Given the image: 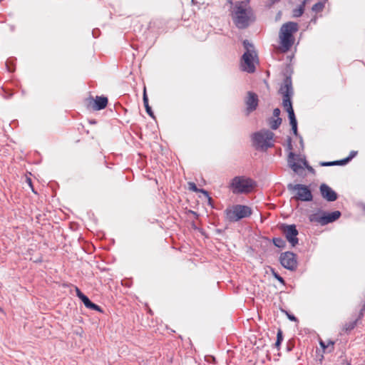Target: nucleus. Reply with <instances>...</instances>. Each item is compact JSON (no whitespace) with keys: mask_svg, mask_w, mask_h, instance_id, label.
I'll list each match as a JSON object with an SVG mask.
<instances>
[{"mask_svg":"<svg viewBox=\"0 0 365 365\" xmlns=\"http://www.w3.org/2000/svg\"><path fill=\"white\" fill-rule=\"evenodd\" d=\"M231 16L234 24L240 29L247 28L256 19L253 9L245 1H237L234 4Z\"/></svg>","mask_w":365,"mask_h":365,"instance_id":"1","label":"nucleus"},{"mask_svg":"<svg viewBox=\"0 0 365 365\" xmlns=\"http://www.w3.org/2000/svg\"><path fill=\"white\" fill-rule=\"evenodd\" d=\"M284 78L281 83L278 93L282 96V106L288 113L290 124L297 123L292 107V98L294 95L291 73L288 71L284 73Z\"/></svg>","mask_w":365,"mask_h":365,"instance_id":"2","label":"nucleus"},{"mask_svg":"<svg viewBox=\"0 0 365 365\" xmlns=\"http://www.w3.org/2000/svg\"><path fill=\"white\" fill-rule=\"evenodd\" d=\"M284 78L281 83L278 93L282 96V106L288 113L290 124L297 123L292 107V98L294 95L291 73L288 71L284 73Z\"/></svg>","mask_w":365,"mask_h":365,"instance_id":"3","label":"nucleus"},{"mask_svg":"<svg viewBox=\"0 0 365 365\" xmlns=\"http://www.w3.org/2000/svg\"><path fill=\"white\" fill-rule=\"evenodd\" d=\"M298 31L297 23L289 21L283 24L279 31L280 44L284 51H288L293 45V34Z\"/></svg>","mask_w":365,"mask_h":365,"instance_id":"4","label":"nucleus"},{"mask_svg":"<svg viewBox=\"0 0 365 365\" xmlns=\"http://www.w3.org/2000/svg\"><path fill=\"white\" fill-rule=\"evenodd\" d=\"M255 182L245 176H236L229 185L234 194L250 193L255 186Z\"/></svg>","mask_w":365,"mask_h":365,"instance_id":"5","label":"nucleus"},{"mask_svg":"<svg viewBox=\"0 0 365 365\" xmlns=\"http://www.w3.org/2000/svg\"><path fill=\"white\" fill-rule=\"evenodd\" d=\"M225 214L228 221L235 222L241 219L249 217L252 214V210L249 206L235 205L227 207L225 210Z\"/></svg>","mask_w":365,"mask_h":365,"instance_id":"6","label":"nucleus"},{"mask_svg":"<svg viewBox=\"0 0 365 365\" xmlns=\"http://www.w3.org/2000/svg\"><path fill=\"white\" fill-rule=\"evenodd\" d=\"M274 135V133L269 130H262L253 135V143L257 148L266 150L267 148L274 146L272 142Z\"/></svg>","mask_w":365,"mask_h":365,"instance_id":"7","label":"nucleus"},{"mask_svg":"<svg viewBox=\"0 0 365 365\" xmlns=\"http://www.w3.org/2000/svg\"><path fill=\"white\" fill-rule=\"evenodd\" d=\"M341 215V212L338 210L331 212L322 211L310 215L309 218L312 222H317L321 225H326L338 220Z\"/></svg>","mask_w":365,"mask_h":365,"instance_id":"8","label":"nucleus"},{"mask_svg":"<svg viewBox=\"0 0 365 365\" xmlns=\"http://www.w3.org/2000/svg\"><path fill=\"white\" fill-rule=\"evenodd\" d=\"M289 191L295 192L294 198L297 200L302 202H310L313 200V195L311 190L307 185L302 184L293 185L289 183L287 185Z\"/></svg>","mask_w":365,"mask_h":365,"instance_id":"9","label":"nucleus"},{"mask_svg":"<svg viewBox=\"0 0 365 365\" xmlns=\"http://www.w3.org/2000/svg\"><path fill=\"white\" fill-rule=\"evenodd\" d=\"M279 229L292 247H295L299 243L297 238L299 232L295 225L281 224L279 225Z\"/></svg>","mask_w":365,"mask_h":365,"instance_id":"10","label":"nucleus"},{"mask_svg":"<svg viewBox=\"0 0 365 365\" xmlns=\"http://www.w3.org/2000/svg\"><path fill=\"white\" fill-rule=\"evenodd\" d=\"M281 264L287 269L293 271L297 268V255L292 252H282L279 257Z\"/></svg>","mask_w":365,"mask_h":365,"instance_id":"11","label":"nucleus"},{"mask_svg":"<svg viewBox=\"0 0 365 365\" xmlns=\"http://www.w3.org/2000/svg\"><path fill=\"white\" fill-rule=\"evenodd\" d=\"M254 57L252 54L250 53V51H246L242 55V71H247L248 73H254L255 71V66L253 63Z\"/></svg>","mask_w":365,"mask_h":365,"instance_id":"12","label":"nucleus"},{"mask_svg":"<svg viewBox=\"0 0 365 365\" xmlns=\"http://www.w3.org/2000/svg\"><path fill=\"white\" fill-rule=\"evenodd\" d=\"M319 190L322 197L329 202H334L338 197L337 193L327 184H322Z\"/></svg>","mask_w":365,"mask_h":365,"instance_id":"13","label":"nucleus"},{"mask_svg":"<svg viewBox=\"0 0 365 365\" xmlns=\"http://www.w3.org/2000/svg\"><path fill=\"white\" fill-rule=\"evenodd\" d=\"M258 102L259 100L257 95L252 91H249L245 99L247 114L256 110L258 106Z\"/></svg>","mask_w":365,"mask_h":365,"instance_id":"14","label":"nucleus"},{"mask_svg":"<svg viewBox=\"0 0 365 365\" xmlns=\"http://www.w3.org/2000/svg\"><path fill=\"white\" fill-rule=\"evenodd\" d=\"M364 312H365V303L364 304L362 308L360 309L357 318L351 322H346L344 325L343 331L346 333H349L351 330H353L357 325L358 322L363 318Z\"/></svg>","mask_w":365,"mask_h":365,"instance_id":"15","label":"nucleus"},{"mask_svg":"<svg viewBox=\"0 0 365 365\" xmlns=\"http://www.w3.org/2000/svg\"><path fill=\"white\" fill-rule=\"evenodd\" d=\"M90 104L95 110H100L105 108L108 104V98L104 96H96L95 100L90 99Z\"/></svg>","mask_w":365,"mask_h":365,"instance_id":"16","label":"nucleus"},{"mask_svg":"<svg viewBox=\"0 0 365 365\" xmlns=\"http://www.w3.org/2000/svg\"><path fill=\"white\" fill-rule=\"evenodd\" d=\"M295 160V155L294 153L290 152L288 155V165L289 167L293 170L294 173H298L299 170L302 169V167L298 164L297 163L294 162Z\"/></svg>","mask_w":365,"mask_h":365,"instance_id":"17","label":"nucleus"},{"mask_svg":"<svg viewBox=\"0 0 365 365\" xmlns=\"http://www.w3.org/2000/svg\"><path fill=\"white\" fill-rule=\"evenodd\" d=\"M188 187L190 190H192L195 192H202L205 195V197L207 198L209 204L211 205L212 199V197H210L209 192L207 191H206L204 189L197 188L195 183L192 182H188Z\"/></svg>","mask_w":365,"mask_h":365,"instance_id":"18","label":"nucleus"},{"mask_svg":"<svg viewBox=\"0 0 365 365\" xmlns=\"http://www.w3.org/2000/svg\"><path fill=\"white\" fill-rule=\"evenodd\" d=\"M81 301L83 302L86 307L91 309L92 310L98 311L99 312H103L101 307L98 304L92 302L87 296L84 297V298Z\"/></svg>","mask_w":365,"mask_h":365,"instance_id":"19","label":"nucleus"},{"mask_svg":"<svg viewBox=\"0 0 365 365\" xmlns=\"http://www.w3.org/2000/svg\"><path fill=\"white\" fill-rule=\"evenodd\" d=\"M310 0H304L301 4L296 9H294L292 11V16L294 18L300 17L304 11L305 4L308 3Z\"/></svg>","mask_w":365,"mask_h":365,"instance_id":"20","label":"nucleus"},{"mask_svg":"<svg viewBox=\"0 0 365 365\" xmlns=\"http://www.w3.org/2000/svg\"><path fill=\"white\" fill-rule=\"evenodd\" d=\"M143 101L144 106L145 108L146 113L151 118H155L154 113H153V110H152V109H151V108H150V106H149V103H148V96H147V94H146L145 88H144Z\"/></svg>","mask_w":365,"mask_h":365,"instance_id":"21","label":"nucleus"},{"mask_svg":"<svg viewBox=\"0 0 365 365\" xmlns=\"http://www.w3.org/2000/svg\"><path fill=\"white\" fill-rule=\"evenodd\" d=\"M273 244L279 248H284L286 247V242L281 237H274L272 239Z\"/></svg>","mask_w":365,"mask_h":365,"instance_id":"22","label":"nucleus"},{"mask_svg":"<svg viewBox=\"0 0 365 365\" xmlns=\"http://www.w3.org/2000/svg\"><path fill=\"white\" fill-rule=\"evenodd\" d=\"M281 123H282V118H276V119L271 118L269 120L270 127L273 130L277 129L279 127V125H281Z\"/></svg>","mask_w":365,"mask_h":365,"instance_id":"23","label":"nucleus"},{"mask_svg":"<svg viewBox=\"0 0 365 365\" xmlns=\"http://www.w3.org/2000/svg\"><path fill=\"white\" fill-rule=\"evenodd\" d=\"M334 343L331 341H329L327 346H325V344L324 341H320V345L325 349H328V351L329 352H331L334 350Z\"/></svg>","mask_w":365,"mask_h":365,"instance_id":"24","label":"nucleus"},{"mask_svg":"<svg viewBox=\"0 0 365 365\" xmlns=\"http://www.w3.org/2000/svg\"><path fill=\"white\" fill-rule=\"evenodd\" d=\"M302 161L303 163V165L309 170V172H310L312 173H315L314 169L308 164V162L305 159L302 160Z\"/></svg>","mask_w":365,"mask_h":365,"instance_id":"25","label":"nucleus"},{"mask_svg":"<svg viewBox=\"0 0 365 365\" xmlns=\"http://www.w3.org/2000/svg\"><path fill=\"white\" fill-rule=\"evenodd\" d=\"M349 162V159L347 158H344V159H342V160H336L335 163V165H346V163H348Z\"/></svg>","mask_w":365,"mask_h":365,"instance_id":"26","label":"nucleus"},{"mask_svg":"<svg viewBox=\"0 0 365 365\" xmlns=\"http://www.w3.org/2000/svg\"><path fill=\"white\" fill-rule=\"evenodd\" d=\"M75 290H76L77 297L81 300H82L84 298V297H86V295L80 290V289L78 287H75Z\"/></svg>","mask_w":365,"mask_h":365,"instance_id":"27","label":"nucleus"},{"mask_svg":"<svg viewBox=\"0 0 365 365\" xmlns=\"http://www.w3.org/2000/svg\"><path fill=\"white\" fill-rule=\"evenodd\" d=\"M282 341H283V334H282V331L279 329L277 331L276 341H278V343H279V342H282Z\"/></svg>","mask_w":365,"mask_h":365,"instance_id":"28","label":"nucleus"},{"mask_svg":"<svg viewBox=\"0 0 365 365\" xmlns=\"http://www.w3.org/2000/svg\"><path fill=\"white\" fill-rule=\"evenodd\" d=\"M243 46L247 50V51H250V48H252L253 45L249 42L248 40H245L243 41Z\"/></svg>","mask_w":365,"mask_h":365,"instance_id":"29","label":"nucleus"},{"mask_svg":"<svg viewBox=\"0 0 365 365\" xmlns=\"http://www.w3.org/2000/svg\"><path fill=\"white\" fill-rule=\"evenodd\" d=\"M336 163L335 161H330V162H321L319 165L323 167H329V166H333L335 165Z\"/></svg>","mask_w":365,"mask_h":365,"instance_id":"30","label":"nucleus"},{"mask_svg":"<svg viewBox=\"0 0 365 365\" xmlns=\"http://www.w3.org/2000/svg\"><path fill=\"white\" fill-rule=\"evenodd\" d=\"M274 277L282 284H285V281L279 274L276 272H274Z\"/></svg>","mask_w":365,"mask_h":365,"instance_id":"31","label":"nucleus"},{"mask_svg":"<svg viewBox=\"0 0 365 365\" xmlns=\"http://www.w3.org/2000/svg\"><path fill=\"white\" fill-rule=\"evenodd\" d=\"M279 115H280V110H279V108H274V110H273V115L274 117H276V118H279Z\"/></svg>","mask_w":365,"mask_h":365,"instance_id":"32","label":"nucleus"},{"mask_svg":"<svg viewBox=\"0 0 365 365\" xmlns=\"http://www.w3.org/2000/svg\"><path fill=\"white\" fill-rule=\"evenodd\" d=\"M357 155V151L352 150L350 152L349 155L346 157L350 161L352 158H354Z\"/></svg>","mask_w":365,"mask_h":365,"instance_id":"33","label":"nucleus"},{"mask_svg":"<svg viewBox=\"0 0 365 365\" xmlns=\"http://www.w3.org/2000/svg\"><path fill=\"white\" fill-rule=\"evenodd\" d=\"M294 135H297V123L290 124Z\"/></svg>","mask_w":365,"mask_h":365,"instance_id":"34","label":"nucleus"},{"mask_svg":"<svg viewBox=\"0 0 365 365\" xmlns=\"http://www.w3.org/2000/svg\"><path fill=\"white\" fill-rule=\"evenodd\" d=\"M293 347H294V344L291 341H289L287 344V351H290Z\"/></svg>","mask_w":365,"mask_h":365,"instance_id":"35","label":"nucleus"},{"mask_svg":"<svg viewBox=\"0 0 365 365\" xmlns=\"http://www.w3.org/2000/svg\"><path fill=\"white\" fill-rule=\"evenodd\" d=\"M287 148L289 150H292V138H291V137H288L287 138Z\"/></svg>","mask_w":365,"mask_h":365,"instance_id":"36","label":"nucleus"},{"mask_svg":"<svg viewBox=\"0 0 365 365\" xmlns=\"http://www.w3.org/2000/svg\"><path fill=\"white\" fill-rule=\"evenodd\" d=\"M26 182H28L29 185L31 187L32 191H33L34 192H36L34 191V188H33L31 179V178H28L26 179Z\"/></svg>","mask_w":365,"mask_h":365,"instance_id":"37","label":"nucleus"},{"mask_svg":"<svg viewBox=\"0 0 365 365\" xmlns=\"http://www.w3.org/2000/svg\"><path fill=\"white\" fill-rule=\"evenodd\" d=\"M288 316V318L291 320V321H293V322H296L297 321V318L292 315V314H287Z\"/></svg>","mask_w":365,"mask_h":365,"instance_id":"38","label":"nucleus"},{"mask_svg":"<svg viewBox=\"0 0 365 365\" xmlns=\"http://www.w3.org/2000/svg\"><path fill=\"white\" fill-rule=\"evenodd\" d=\"M281 343L282 342H279L278 343V341H276L275 344H274V346L279 349Z\"/></svg>","mask_w":365,"mask_h":365,"instance_id":"39","label":"nucleus"},{"mask_svg":"<svg viewBox=\"0 0 365 365\" xmlns=\"http://www.w3.org/2000/svg\"><path fill=\"white\" fill-rule=\"evenodd\" d=\"M310 22L315 24L317 23V18L314 17V18L312 19Z\"/></svg>","mask_w":365,"mask_h":365,"instance_id":"40","label":"nucleus"},{"mask_svg":"<svg viewBox=\"0 0 365 365\" xmlns=\"http://www.w3.org/2000/svg\"><path fill=\"white\" fill-rule=\"evenodd\" d=\"M279 1L280 0H271L272 4H275V3H277V2Z\"/></svg>","mask_w":365,"mask_h":365,"instance_id":"41","label":"nucleus"},{"mask_svg":"<svg viewBox=\"0 0 365 365\" xmlns=\"http://www.w3.org/2000/svg\"><path fill=\"white\" fill-rule=\"evenodd\" d=\"M344 365H351V363L348 361H346Z\"/></svg>","mask_w":365,"mask_h":365,"instance_id":"42","label":"nucleus"},{"mask_svg":"<svg viewBox=\"0 0 365 365\" xmlns=\"http://www.w3.org/2000/svg\"><path fill=\"white\" fill-rule=\"evenodd\" d=\"M192 2L194 4L195 3V0H192Z\"/></svg>","mask_w":365,"mask_h":365,"instance_id":"43","label":"nucleus"},{"mask_svg":"<svg viewBox=\"0 0 365 365\" xmlns=\"http://www.w3.org/2000/svg\"><path fill=\"white\" fill-rule=\"evenodd\" d=\"M1 311H2V309L0 307V312H1Z\"/></svg>","mask_w":365,"mask_h":365,"instance_id":"44","label":"nucleus"}]
</instances>
